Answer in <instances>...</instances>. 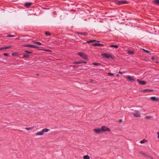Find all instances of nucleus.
<instances>
[{
	"instance_id": "34",
	"label": "nucleus",
	"mask_w": 159,
	"mask_h": 159,
	"mask_svg": "<svg viewBox=\"0 0 159 159\" xmlns=\"http://www.w3.org/2000/svg\"><path fill=\"white\" fill-rule=\"evenodd\" d=\"M7 37H15V36L14 35H8L7 36Z\"/></svg>"
},
{
	"instance_id": "22",
	"label": "nucleus",
	"mask_w": 159,
	"mask_h": 159,
	"mask_svg": "<svg viewBox=\"0 0 159 159\" xmlns=\"http://www.w3.org/2000/svg\"><path fill=\"white\" fill-rule=\"evenodd\" d=\"M84 159H89L90 157L88 155H85L83 157Z\"/></svg>"
},
{
	"instance_id": "4",
	"label": "nucleus",
	"mask_w": 159,
	"mask_h": 159,
	"mask_svg": "<svg viewBox=\"0 0 159 159\" xmlns=\"http://www.w3.org/2000/svg\"><path fill=\"white\" fill-rule=\"evenodd\" d=\"M125 78L127 79L129 81L131 82H134L136 80L135 78H134L129 75L127 76Z\"/></svg>"
},
{
	"instance_id": "37",
	"label": "nucleus",
	"mask_w": 159,
	"mask_h": 159,
	"mask_svg": "<svg viewBox=\"0 0 159 159\" xmlns=\"http://www.w3.org/2000/svg\"><path fill=\"white\" fill-rule=\"evenodd\" d=\"M108 75H111V76H113L114 75H113V73H110V72L108 73Z\"/></svg>"
},
{
	"instance_id": "14",
	"label": "nucleus",
	"mask_w": 159,
	"mask_h": 159,
	"mask_svg": "<svg viewBox=\"0 0 159 159\" xmlns=\"http://www.w3.org/2000/svg\"><path fill=\"white\" fill-rule=\"evenodd\" d=\"M43 133L42 131H41L38 132H37L36 134L35 135L36 136H39V135H43Z\"/></svg>"
},
{
	"instance_id": "24",
	"label": "nucleus",
	"mask_w": 159,
	"mask_h": 159,
	"mask_svg": "<svg viewBox=\"0 0 159 159\" xmlns=\"http://www.w3.org/2000/svg\"><path fill=\"white\" fill-rule=\"evenodd\" d=\"M49 130V129H47L45 128L43 129L42 130V131L43 132V133L44 132H47Z\"/></svg>"
},
{
	"instance_id": "12",
	"label": "nucleus",
	"mask_w": 159,
	"mask_h": 159,
	"mask_svg": "<svg viewBox=\"0 0 159 159\" xmlns=\"http://www.w3.org/2000/svg\"><path fill=\"white\" fill-rule=\"evenodd\" d=\"M96 42L99 43L100 42V41H97L96 40H90L87 41V43H91Z\"/></svg>"
},
{
	"instance_id": "35",
	"label": "nucleus",
	"mask_w": 159,
	"mask_h": 159,
	"mask_svg": "<svg viewBox=\"0 0 159 159\" xmlns=\"http://www.w3.org/2000/svg\"><path fill=\"white\" fill-rule=\"evenodd\" d=\"M25 52L26 53V54H28V53H32V52H31V51H25Z\"/></svg>"
},
{
	"instance_id": "41",
	"label": "nucleus",
	"mask_w": 159,
	"mask_h": 159,
	"mask_svg": "<svg viewBox=\"0 0 159 159\" xmlns=\"http://www.w3.org/2000/svg\"><path fill=\"white\" fill-rule=\"evenodd\" d=\"M4 49V48L3 47H2V48H0V51H1L2 50H3Z\"/></svg>"
},
{
	"instance_id": "2",
	"label": "nucleus",
	"mask_w": 159,
	"mask_h": 159,
	"mask_svg": "<svg viewBox=\"0 0 159 159\" xmlns=\"http://www.w3.org/2000/svg\"><path fill=\"white\" fill-rule=\"evenodd\" d=\"M132 114L136 117H139L141 116V115L139 113V111L138 110H135L134 112L132 113Z\"/></svg>"
},
{
	"instance_id": "23",
	"label": "nucleus",
	"mask_w": 159,
	"mask_h": 159,
	"mask_svg": "<svg viewBox=\"0 0 159 159\" xmlns=\"http://www.w3.org/2000/svg\"><path fill=\"white\" fill-rule=\"evenodd\" d=\"M24 46L25 47L32 48V44H26V45H24Z\"/></svg>"
},
{
	"instance_id": "1",
	"label": "nucleus",
	"mask_w": 159,
	"mask_h": 159,
	"mask_svg": "<svg viewBox=\"0 0 159 159\" xmlns=\"http://www.w3.org/2000/svg\"><path fill=\"white\" fill-rule=\"evenodd\" d=\"M101 56L103 57L106 58H111L113 59V57L111 54H107L106 53H102L101 54Z\"/></svg>"
},
{
	"instance_id": "3",
	"label": "nucleus",
	"mask_w": 159,
	"mask_h": 159,
	"mask_svg": "<svg viewBox=\"0 0 159 159\" xmlns=\"http://www.w3.org/2000/svg\"><path fill=\"white\" fill-rule=\"evenodd\" d=\"M101 130L102 131V132H105V131H110V129L107 127H106L104 126H102Z\"/></svg>"
},
{
	"instance_id": "28",
	"label": "nucleus",
	"mask_w": 159,
	"mask_h": 159,
	"mask_svg": "<svg viewBox=\"0 0 159 159\" xmlns=\"http://www.w3.org/2000/svg\"><path fill=\"white\" fill-rule=\"evenodd\" d=\"M93 64L95 65V66H100V63L96 62H94L93 63Z\"/></svg>"
},
{
	"instance_id": "27",
	"label": "nucleus",
	"mask_w": 159,
	"mask_h": 159,
	"mask_svg": "<svg viewBox=\"0 0 159 159\" xmlns=\"http://www.w3.org/2000/svg\"><path fill=\"white\" fill-rule=\"evenodd\" d=\"M134 53V51H128V53L129 54H132Z\"/></svg>"
},
{
	"instance_id": "20",
	"label": "nucleus",
	"mask_w": 159,
	"mask_h": 159,
	"mask_svg": "<svg viewBox=\"0 0 159 159\" xmlns=\"http://www.w3.org/2000/svg\"><path fill=\"white\" fill-rule=\"evenodd\" d=\"M45 35L47 36H51V34L49 31H46L45 32Z\"/></svg>"
},
{
	"instance_id": "29",
	"label": "nucleus",
	"mask_w": 159,
	"mask_h": 159,
	"mask_svg": "<svg viewBox=\"0 0 159 159\" xmlns=\"http://www.w3.org/2000/svg\"><path fill=\"white\" fill-rule=\"evenodd\" d=\"M89 82L91 83H95V81L92 79H90L89 80Z\"/></svg>"
},
{
	"instance_id": "46",
	"label": "nucleus",
	"mask_w": 159,
	"mask_h": 159,
	"mask_svg": "<svg viewBox=\"0 0 159 159\" xmlns=\"http://www.w3.org/2000/svg\"><path fill=\"white\" fill-rule=\"evenodd\" d=\"M154 59H155V58H154V57H152V60H153Z\"/></svg>"
},
{
	"instance_id": "13",
	"label": "nucleus",
	"mask_w": 159,
	"mask_h": 159,
	"mask_svg": "<svg viewBox=\"0 0 159 159\" xmlns=\"http://www.w3.org/2000/svg\"><path fill=\"white\" fill-rule=\"evenodd\" d=\"M76 34H80L81 35H83L84 36H87L88 35V33L86 32H84V33H80L79 32H77L76 33Z\"/></svg>"
},
{
	"instance_id": "33",
	"label": "nucleus",
	"mask_w": 159,
	"mask_h": 159,
	"mask_svg": "<svg viewBox=\"0 0 159 159\" xmlns=\"http://www.w3.org/2000/svg\"><path fill=\"white\" fill-rule=\"evenodd\" d=\"M143 50L147 53H149L150 52L148 50H145L144 48L143 49Z\"/></svg>"
},
{
	"instance_id": "40",
	"label": "nucleus",
	"mask_w": 159,
	"mask_h": 159,
	"mask_svg": "<svg viewBox=\"0 0 159 159\" xmlns=\"http://www.w3.org/2000/svg\"><path fill=\"white\" fill-rule=\"evenodd\" d=\"M151 116H146V118L147 119H148V118H151Z\"/></svg>"
},
{
	"instance_id": "18",
	"label": "nucleus",
	"mask_w": 159,
	"mask_h": 159,
	"mask_svg": "<svg viewBox=\"0 0 159 159\" xmlns=\"http://www.w3.org/2000/svg\"><path fill=\"white\" fill-rule=\"evenodd\" d=\"M153 2L157 5H159V0H154Z\"/></svg>"
},
{
	"instance_id": "9",
	"label": "nucleus",
	"mask_w": 159,
	"mask_h": 159,
	"mask_svg": "<svg viewBox=\"0 0 159 159\" xmlns=\"http://www.w3.org/2000/svg\"><path fill=\"white\" fill-rule=\"evenodd\" d=\"M153 91V90L151 89H145L142 91L143 93L152 92Z\"/></svg>"
},
{
	"instance_id": "8",
	"label": "nucleus",
	"mask_w": 159,
	"mask_h": 159,
	"mask_svg": "<svg viewBox=\"0 0 159 159\" xmlns=\"http://www.w3.org/2000/svg\"><path fill=\"white\" fill-rule=\"evenodd\" d=\"M32 4L31 2H27L25 4V6L26 7H29Z\"/></svg>"
},
{
	"instance_id": "44",
	"label": "nucleus",
	"mask_w": 159,
	"mask_h": 159,
	"mask_svg": "<svg viewBox=\"0 0 159 159\" xmlns=\"http://www.w3.org/2000/svg\"><path fill=\"white\" fill-rule=\"evenodd\" d=\"M157 134H158V137H158V139H159V132H157Z\"/></svg>"
},
{
	"instance_id": "16",
	"label": "nucleus",
	"mask_w": 159,
	"mask_h": 159,
	"mask_svg": "<svg viewBox=\"0 0 159 159\" xmlns=\"http://www.w3.org/2000/svg\"><path fill=\"white\" fill-rule=\"evenodd\" d=\"M81 57L84 59H88L87 56L84 53L83 54Z\"/></svg>"
},
{
	"instance_id": "19",
	"label": "nucleus",
	"mask_w": 159,
	"mask_h": 159,
	"mask_svg": "<svg viewBox=\"0 0 159 159\" xmlns=\"http://www.w3.org/2000/svg\"><path fill=\"white\" fill-rule=\"evenodd\" d=\"M147 142V140L145 139H144L142 140L141 141L140 143H146Z\"/></svg>"
},
{
	"instance_id": "48",
	"label": "nucleus",
	"mask_w": 159,
	"mask_h": 159,
	"mask_svg": "<svg viewBox=\"0 0 159 159\" xmlns=\"http://www.w3.org/2000/svg\"><path fill=\"white\" fill-rule=\"evenodd\" d=\"M39 74H36V75L37 76H39Z\"/></svg>"
},
{
	"instance_id": "32",
	"label": "nucleus",
	"mask_w": 159,
	"mask_h": 159,
	"mask_svg": "<svg viewBox=\"0 0 159 159\" xmlns=\"http://www.w3.org/2000/svg\"><path fill=\"white\" fill-rule=\"evenodd\" d=\"M11 47V46H7V47H3V48H4V49H7L10 48Z\"/></svg>"
},
{
	"instance_id": "11",
	"label": "nucleus",
	"mask_w": 159,
	"mask_h": 159,
	"mask_svg": "<svg viewBox=\"0 0 159 159\" xmlns=\"http://www.w3.org/2000/svg\"><path fill=\"white\" fill-rule=\"evenodd\" d=\"M94 131L97 133H100L102 132V130H101V129L100 128L94 129Z\"/></svg>"
},
{
	"instance_id": "42",
	"label": "nucleus",
	"mask_w": 159,
	"mask_h": 159,
	"mask_svg": "<svg viewBox=\"0 0 159 159\" xmlns=\"http://www.w3.org/2000/svg\"><path fill=\"white\" fill-rule=\"evenodd\" d=\"M15 54H16V53H15V52L12 53V56H14L15 55Z\"/></svg>"
},
{
	"instance_id": "36",
	"label": "nucleus",
	"mask_w": 159,
	"mask_h": 159,
	"mask_svg": "<svg viewBox=\"0 0 159 159\" xmlns=\"http://www.w3.org/2000/svg\"><path fill=\"white\" fill-rule=\"evenodd\" d=\"M32 48H38L39 47L35 45H32Z\"/></svg>"
},
{
	"instance_id": "15",
	"label": "nucleus",
	"mask_w": 159,
	"mask_h": 159,
	"mask_svg": "<svg viewBox=\"0 0 159 159\" xmlns=\"http://www.w3.org/2000/svg\"><path fill=\"white\" fill-rule=\"evenodd\" d=\"M140 153L143 155L144 157H150V156L148 155L146 153H144V152H140Z\"/></svg>"
},
{
	"instance_id": "49",
	"label": "nucleus",
	"mask_w": 159,
	"mask_h": 159,
	"mask_svg": "<svg viewBox=\"0 0 159 159\" xmlns=\"http://www.w3.org/2000/svg\"><path fill=\"white\" fill-rule=\"evenodd\" d=\"M119 73H120V74H122V72H120V71H119Z\"/></svg>"
},
{
	"instance_id": "5",
	"label": "nucleus",
	"mask_w": 159,
	"mask_h": 159,
	"mask_svg": "<svg viewBox=\"0 0 159 159\" xmlns=\"http://www.w3.org/2000/svg\"><path fill=\"white\" fill-rule=\"evenodd\" d=\"M116 3L118 5H122L124 4L127 3V2L125 1H120L118 0H116L115 1Z\"/></svg>"
},
{
	"instance_id": "26",
	"label": "nucleus",
	"mask_w": 159,
	"mask_h": 159,
	"mask_svg": "<svg viewBox=\"0 0 159 159\" xmlns=\"http://www.w3.org/2000/svg\"><path fill=\"white\" fill-rule=\"evenodd\" d=\"M83 54L84 53L83 52H78L77 54L81 57L82 56V55H83Z\"/></svg>"
},
{
	"instance_id": "30",
	"label": "nucleus",
	"mask_w": 159,
	"mask_h": 159,
	"mask_svg": "<svg viewBox=\"0 0 159 159\" xmlns=\"http://www.w3.org/2000/svg\"><path fill=\"white\" fill-rule=\"evenodd\" d=\"M33 127L25 128V129H26L27 130H31V129H33Z\"/></svg>"
},
{
	"instance_id": "7",
	"label": "nucleus",
	"mask_w": 159,
	"mask_h": 159,
	"mask_svg": "<svg viewBox=\"0 0 159 159\" xmlns=\"http://www.w3.org/2000/svg\"><path fill=\"white\" fill-rule=\"evenodd\" d=\"M92 45L94 46H104V44H102L97 43H93L92 44Z\"/></svg>"
},
{
	"instance_id": "51",
	"label": "nucleus",
	"mask_w": 159,
	"mask_h": 159,
	"mask_svg": "<svg viewBox=\"0 0 159 159\" xmlns=\"http://www.w3.org/2000/svg\"><path fill=\"white\" fill-rule=\"evenodd\" d=\"M19 38H16V39H19Z\"/></svg>"
},
{
	"instance_id": "6",
	"label": "nucleus",
	"mask_w": 159,
	"mask_h": 159,
	"mask_svg": "<svg viewBox=\"0 0 159 159\" xmlns=\"http://www.w3.org/2000/svg\"><path fill=\"white\" fill-rule=\"evenodd\" d=\"M138 82L140 84L142 85H145L147 84V82L142 80H140L139 79H137Z\"/></svg>"
},
{
	"instance_id": "47",
	"label": "nucleus",
	"mask_w": 159,
	"mask_h": 159,
	"mask_svg": "<svg viewBox=\"0 0 159 159\" xmlns=\"http://www.w3.org/2000/svg\"><path fill=\"white\" fill-rule=\"evenodd\" d=\"M150 157V159H152L153 158L152 157H151V156H150V157Z\"/></svg>"
},
{
	"instance_id": "38",
	"label": "nucleus",
	"mask_w": 159,
	"mask_h": 159,
	"mask_svg": "<svg viewBox=\"0 0 159 159\" xmlns=\"http://www.w3.org/2000/svg\"><path fill=\"white\" fill-rule=\"evenodd\" d=\"M86 63V62L85 61H81V63Z\"/></svg>"
},
{
	"instance_id": "45",
	"label": "nucleus",
	"mask_w": 159,
	"mask_h": 159,
	"mask_svg": "<svg viewBox=\"0 0 159 159\" xmlns=\"http://www.w3.org/2000/svg\"><path fill=\"white\" fill-rule=\"evenodd\" d=\"M44 50L46 51L47 52H51V51L49 50Z\"/></svg>"
},
{
	"instance_id": "50",
	"label": "nucleus",
	"mask_w": 159,
	"mask_h": 159,
	"mask_svg": "<svg viewBox=\"0 0 159 159\" xmlns=\"http://www.w3.org/2000/svg\"><path fill=\"white\" fill-rule=\"evenodd\" d=\"M44 9H49V8L46 9V8H44Z\"/></svg>"
},
{
	"instance_id": "52",
	"label": "nucleus",
	"mask_w": 159,
	"mask_h": 159,
	"mask_svg": "<svg viewBox=\"0 0 159 159\" xmlns=\"http://www.w3.org/2000/svg\"><path fill=\"white\" fill-rule=\"evenodd\" d=\"M25 36H28V35H26Z\"/></svg>"
},
{
	"instance_id": "31",
	"label": "nucleus",
	"mask_w": 159,
	"mask_h": 159,
	"mask_svg": "<svg viewBox=\"0 0 159 159\" xmlns=\"http://www.w3.org/2000/svg\"><path fill=\"white\" fill-rule=\"evenodd\" d=\"M73 64H81V61H75L74 62Z\"/></svg>"
},
{
	"instance_id": "21",
	"label": "nucleus",
	"mask_w": 159,
	"mask_h": 159,
	"mask_svg": "<svg viewBox=\"0 0 159 159\" xmlns=\"http://www.w3.org/2000/svg\"><path fill=\"white\" fill-rule=\"evenodd\" d=\"M33 43L34 44H36L39 45H42V44L40 42H36V41H34Z\"/></svg>"
},
{
	"instance_id": "43",
	"label": "nucleus",
	"mask_w": 159,
	"mask_h": 159,
	"mask_svg": "<svg viewBox=\"0 0 159 159\" xmlns=\"http://www.w3.org/2000/svg\"><path fill=\"white\" fill-rule=\"evenodd\" d=\"M122 121V119H120L119 120V121L120 122H121Z\"/></svg>"
},
{
	"instance_id": "25",
	"label": "nucleus",
	"mask_w": 159,
	"mask_h": 159,
	"mask_svg": "<svg viewBox=\"0 0 159 159\" xmlns=\"http://www.w3.org/2000/svg\"><path fill=\"white\" fill-rule=\"evenodd\" d=\"M23 57L28 58L29 57V56L27 54H25L23 55Z\"/></svg>"
},
{
	"instance_id": "39",
	"label": "nucleus",
	"mask_w": 159,
	"mask_h": 159,
	"mask_svg": "<svg viewBox=\"0 0 159 159\" xmlns=\"http://www.w3.org/2000/svg\"><path fill=\"white\" fill-rule=\"evenodd\" d=\"M3 55L5 56H8V54L7 53H4L3 54Z\"/></svg>"
},
{
	"instance_id": "10",
	"label": "nucleus",
	"mask_w": 159,
	"mask_h": 159,
	"mask_svg": "<svg viewBox=\"0 0 159 159\" xmlns=\"http://www.w3.org/2000/svg\"><path fill=\"white\" fill-rule=\"evenodd\" d=\"M150 99L152 101H159V99L158 98H156L155 97H152L150 98Z\"/></svg>"
},
{
	"instance_id": "17",
	"label": "nucleus",
	"mask_w": 159,
	"mask_h": 159,
	"mask_svg": "<svg viewBox=\"0 0 159 159\" xmlns=\"http://www.w3.org/2000/svg\"><path fill=\"white\" fill-rule=\"evenodd\" d=\"M110 47H114L116 48H117L118 47V45H110Z\"/></svg>"
}]
</instances>
